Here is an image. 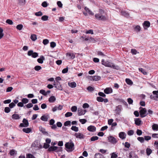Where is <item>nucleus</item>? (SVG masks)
<instances>
[{
  "label": "nucleus",
  "mask_w": 158,
  "mask_h": 158,
  "mask_svg": "<svg viewBox=\"0 0 158 158\" xmlns=\"http://www.w3.org/2000/svg\"><path fill=\"white\" fill-rule=\"evenodd\" d=\"M99 13L95 14V19L98 20L102 21H105L107 20V18L105 15H103L104 11L102 9L99 10Z\"/></svg>",
  "instance_id": "nucleus-1"
},
{
  "label": "nucleus",
  "mask_w": 158,
  "mask_h": 158,
  "mask_svg": "<svg viewBox=\"0 0 158 158\" xmlns=\"http://www.w3.org/2000/svg\"><path fill=\"white\" fill-rule=\"evenodd\" d=\"M101 63L102 64L106 67L113 68L116 69H119V67L118 65H114L113 63L109 61H105L104 59L102 60Z\"/></svg>",
  "instance_id": "nucleus-2"
},
{
  "label": "nucleus",
  "mask_w": 158,
  "mask_h": 158,
  "mask_svg": "<svg viewBox=\"0 0 158 158\" xmlns=\"http://www.w3.org/2000/svg\"><path fill=\"white\" fill-rule=\"evenodd\" d=\"M65 146L66 148V150L68 152H72L74 149V144L72 142L66 143Z\"/></svg>",
  "instance_id": "nucleus-3"
},
{
  "label": "nucleus",
  "mask_w": 158,
  "mask_h": 158,
  "mask_svg": "<svg viewBox=\"0 0 158 158\" xmlns=\"http://www.w3.org/2000/svg\"><path fill=\"white\" fill-rule=\"evenodd\" d=\"M31 147L35 150H38L42 148V146L41 145L38 141L36 140L31 144Z\"/></svg>",
  "instance_id": "nucleus-4"
},
{
  "label": "nucleus",
  "mask_w": 158,
  "mask_h": 158,
  "mask_svg": "<svg viewBox=\"0 0 158 158\" xmlns=\"http://www.w3.org/2000/svg\"><path fill=\"white\" fill-rule=\"evenodd\" d=\"M139 109L140 110L139 113L140 116L141 118H144L148 114V113H147V110L145 108H143L140 107Z\"/></svg>",
  "instance_id": "nucleus-5"
},
{
  "label": "nucleus",
  "mask_w": 158,
  "mask_h": 158,
  "mask_svg": "<svg viewBox=\"0 0 158 158\" xmlns=\"http://www.w3.org/2000/svg\"><path fill=\"white\" fill-rule=\"evenodd\" d=\"M53 85L54 86V87L56 88L57 89L60 90H63V86L60 84V83L59 81H54Z\"/></svg>",
  "instance_id": "nucleus-6"
},
{
  "label": "nucleus",
  "mask_w": 158,
  "mask_h": 158,
  "mask_svg": "<svg viewBox=\"0 0 158 158\" xmlns=\"http://www.w3.org/2000/svg\"><path fill=\"white\" fill-rule=\"evenodd\" d=\"M23 123H21L19 125V127H27L29 126V123L28 120L24 118L23 120Z\"/></svg>",
  "instance_id": "nucleus-7"
},
{
  "label": "nucleus",
  "mask_w": 158,
  "mask_h": 158,
  "mask_svg": "<svg viewBox=\"0 0 158 158\" xmlns=\"http://www.w3.org/2000/svg\"><path fill=\"white\" fill-rule=\"evenodd\" d=\"M27 55L29 56H31L32 57L34 58H35L37 57L38 54V53L36 52H33L32 50H30L28 52Z\"/></svg>",
  "instance_id": "nucleus-8"
},
{
  "label": "nucleus",
  "mask_w": 158,
  "mask_h": 158,
  "mask_svg": "<svg viewBox=\"0 0 158 158\" xmlns=\"http://www.w3.org/2000/svg\"><path fill=\"white\" fill-rule=\"evenodd\" d=\"M87 130L90 131L94 132L96 131V128L94 126L90 125L87 127Z\"/></svg>",
  "instance_id": "nucleus-9"
},
{
  "label": "nucleus",
  "mask_w": 158,
  "mask_h": 158,
  "mask_svg": "<svg viewBox=\"0 0 158 158\" xmlns=\"http://www.w3.org/2000/svg\"><path fill=\"white\" fill-rule=\"evenodd\" d=\"M75 135L77 138H83L85 137L84 135L80 133H75Z\"/></svg>",
  "instance_id": "nucleus-10"
},
{
  "label": "nucleus",
  "mask_w": 158,
  "mask_h": 158,
  "mask_svg": "<svg viewBox=\"0 0 158 158\" xmlns=\"http://www.w3.org/2000/svg\"><path fill=\"white\" fill-rule=\"evenodd\" d=\"M113 92L112 89L110 88H106L104 90V93L106 94H109L112 93Z\"/></svg>",
  "instance_id": "nucleus-11"
},
{
  "label": "nucleus",
  "mask_w": 158,
  "mask_h": 158,
  "mask_svg": "<svg viewBox=\"0 0 158 158\" xmlns=\"http://www.w3.org/2000/svg\"><path fill=\"white\" fill-rule=\"evenodd\" d=\"M85 112V110L83 111L81 109H78L77 111L78 114L79 116L84 114Z\"/></svg>",
  "instance_id": "nucleus-12"
},
{
  "label": "nucleus",
  "mask_w": 158,
  "mask_h": 158,
  "mask_svg": "<svg viewBox=\"0 0 158 158\" xmlns=\"http://www.w3.org/2000/svg\"><path fill=\"white\" fill-rule=\"evenodd\" d=\"M66 56L71 59H73L75 57V55L73 53L70 52L67 53Z\"/></svg>",
  "instance_id": "nucleus-13"
},
{
  "label": "nucleus",
  "mask_w": 158,
  "mask_h": 158,
  "mask_svg": "<svg viewBox=\"0 0 158 158\" xmlns=\"http://www.w3.org/2000/svg\"><path fill=\"white\" fill-rule=\"evenodd\" d=\"M135 124L138 126H139L141 123V121L139 118H135Z\"/></svg>",
  "instance_id": "nucleus-14"
},
{
  "label": "nucleus",
  "mask_w": 158,
  "mask_h": 158,
  "mask_svg": "<svg viewBox=\"0 0 158 158\" xmlns=\"http://www.w3.org/2000/svg\"><path fill=\"white\" fill-rule=\"evenodd\" d=\"M49 117V116L48 115H44L41 117L40 119L43 121H47Z\"/></svg>",
  "instance_id": "nucleus-15"
},
{
  "label": "nucleus",
  "mask_w": 158,
  "mask_h": 158,
  "mask_svg": "<svg viewBox=\"0 0 158 158\" xmlns=\"http://www.w3.org/2000/svg\"><path fill=\"white\" fill-rule=\"evenodd\" d=\"M45 60V58L43 56H40V58H38L37 60V62L40 64H42L43 63V61Z\"/></svg>",
  "instance_id": "nucleus-16"
},
{
  "label": "nucleus",
  "mask_w": 158,
  "mask_h": 158,
  "mask_svg": "<svg viewBox=\"0 0 158 158\" xmlns=\"http://www.w3.org/2000/svg\"><path fill=\"white\" fill-rule=\"evenodd\" d=\"M68 85L69 87L72 88H75L77 86L76 83L75 82H69Z\"/></svg>",
  "instance_id": "nucleus-17"
},
{
  "label": "nucleus",
  "mask_w": 158,
  "mask_h": 158,
  "mask_svg": "<svg viewBox=\"0 0 158 158\" xmlns=\"http://www.w3.org/2000/svg\"><path fill=\"white\" fill-rule=\"evenodd\" d=\"M121 13L122 15L125 17H128L129 16V14L126 11L122 10L121 11Z\"/></svg>",
  "instance_id": "nucleus-18"
},
{
  "label": "nucleus",
  "mask_w": 158,
  "mask_h": 158,
  "mask_svg": "<svg viewBox=\"0 0 158 158\" xmlns=\"http://www.w3.org/2000/svg\"><path fill=\"white\" fill-rule=\"evenodd\" d=\"M39 130L41 132L44 134L45 135H48V133L46 131L45 129L44 128L40 127H39Z\"/></svg>",
  "instance_id": "nucleus-19"
},
{
  "label": "nucleus",
  "mask_w": 158,
  "mask_h": 158,
  "mask_svg": "<svg viewBox=\"0 0 158 158\" xmlns=\"http://www.w3.org/2000/svg\"><path fill=\"white\" fill-rule=\"evenodd\" d=\"M126 135V134L123 132H120L119 134V136L120 138H125Z\"/></svg>",
  "instance_id": "nucleus-20"
},
{
  "label": "nucleus",
  "mask_w": 158,
  "mask_h": 158,
  "mask_svg": "<svg viewBox=\"0 0 158 158\" xmlns=\"http://www.w3.org/2000/svg\"><path fill=\"white\" fill-rule=\"evenodd\" d=\"M101 77L99 76H94L92 77V79L93 81H97L101 79Z\"/></svg>",
  "instance_id": "nucleus-21"
},
{
  "label": "nucleus",
  "mask_w": 158,
  "mask_h": 158,
  "mask_svg": "<svg viewBox=\"0 0 158 158\" xmlns=\"http://www.w3.org/2000/svg\"><path fill=\"white\" fill-rule=\"evenodd\" d=\"M56 100L55 97L54 96H51L48 99V101L50 102H53Z\"/></svg>",
  "instance_id": "nucleus-22"
},
{
  "label": "nucleus",
  "mask_w": 158,
  "mask_h": 158,
  "mask_svg": "<svg viewBox=\"0 0 158 158\" xmlns=\"http://www.w3.org/2000/svg\"><path fill=\"white\" fill-rule=\"evenodd\" d=\"M22 131L26 133H28L31 131V129L29 128H24L23 129Z\"/></svg>",
  "instance_id": "nucleus-23"
},
{
  "label": "nucleus",
  "mask_w": 158,
  "mask_h": 158,
  "mask_svg": "<svg viewBox=\"0 0 158 158\" xmlns=\"http://www.w3.org/2000/svg\"><path fill=\"white\" fill-rule=\"evenodd\" d=\"M57 147L52 146H51L48 148V151L49 152L56 151V150H57Z\"/></svg>",
  "instance_id": "nucleus-24"
},
{
  "label": "nucleus",
  "mask_w": 158,
  "mask_h": 158,
  "mask_svg": "<svg viewBox=\"0 0 158 158\" xmlns=\"http://www.w3.org/2000/svg\"><path fill=\"white\" fill-rule=\"evenodd\" d=\"M12 118L13 119H19L20 118V117L19 115L17 114H13L12 116Z\"/></svg>",
  "instance_id": "nucleus-25"
},
{
  "label": "nucleus",
  "mask_w": 158,
  "mask_h": 158,
  "mask_svg": "<svg viewBox=\"0 0 158 158\" xmlns=\"http://www.w3.org/2000/svg\"><path fill=\"white\" fill-rule=\"evenodd\" d=\"M143 26L148 27L150 26V23L148 21H145L143 23Z\"/></svg>",
  "instance_id": "nucleus-26"
},
{
  "label": "nucleus",
  "mask_w": 158,
  "mask_h": 158,
  "mask_svg": "<svg viewBox=\"0 0 158 158\" xmlns=\"http://www.w3.org/2000/svg\"><path fill=\"white\" fill-rule=\"evenodd\" d=\"M94 158H104L103 156L99 153H96L94 156Z\"/></svg>",
  "instance_id": "nucleus-27"
},
{
  "label": "nucleus",
  "mask_w": 158,
  "mask_h": 158,
  "mask_svg": "<svg viewBox=\"0 0 158 158\" xmlns=\"http://www.w3.org/2000/svg\"><path fill=\"white\" fill-rule=\"evenodd\" d=\"M18 4L21 6L24 5L26 3L25 0H18Z\"/></svg>",
  "instance_id": "nucleus-28"
},
{
  "label": "nucleus",
  "mask_w": 158,
  "mask_h": 158,
  "mask_svg": "<svg viewBox=\"0 0 158 158\" xmlns=\"http://www.w3.org/2000/svg\"><path fill=\"white\" fill-rule=\"evenodd\" d=\"M125 81L129 85H131L133 84V82L129 78H126Z\"/></svg>",
  "instance_id": "nucleus-29"
},
{
  "label": "nucleus",
  "mask_w": 158,
  "mask_h": 158,
  "mask_svg": "<svg viewBox=\"0 0 158 158\" xmlns=\"http://www.w3.org/2000/svg\"><path fill=\"white\" fill-rule=\"evenodd\" d=\"M122 109V107L121 105H118L116 107V109L115 110L116 111L119 113L120 112L121 110Z\"/></svg>",
  "instance_id": "nucleus-30"
},
{
  "label": "nucleus",
  "mask_w": 158,
  "mask_h": 158,
  "mask_svg": "<svg viewBox=\"0 0 158 158\" xmlns=\"http://www.w3.org/2000/svg\"><path fill=\"white\" fill-rule=\"evenodd\" d=\"M146 152L147 155L148 156H149L150 155V154L152 153V151L150 148H147L146 149Z\"/></svg>",
  "instance_id": "nucleus-31"
},
{
  "label": "nucleus",
  "mask_w": 158,
  "mask_h": 158,
  "mask_svg": "<svg viewBox=\"0 0 158 158\" xmlns=\"http://www.w3.org/2000/svg\"><path fill=\"white\" fill-rule=\"evenodd\" d=\"M31 39L33 41H35L37 39V36L35 34H32L31 35Z\"/></svg>",
  "instance_id": "nucleus-32"
},
{
  "label": "nucleus",
  "mask_w": 158,
  "mask_h": 158,
  "mask_svg": "<svg viewBox=\"0 0 158 158\" xmlns=\"http://www.w3.org/2000/svg\"><path fill=\"white\" fill-rule=\"evenodd\" d=\"M135 30L137 32L140 31L141 30L140 27L139 25H137L134 27Z\"/></svg>",
  "instance_id": "nucleus-33"
},
{
  "label": "nucleus",
  "mask_w": 158,
  "mask_h": 158,
  "mask_svg": "<svg viewBox=\"0 0 158 158\" xmlns=\"http://www.w3.org/2000/svg\"><path fill=\"white\" fill-rule=\"evenodd\" d=\"M152 129L153 130H158V125L154 124L152 126Z\"/></svg>",
  "instance_id": "nucleus-34"
},
{
  "label": "nucleus",
  "mask_w": 158,
  "mask_h": 158,
  "mask_svg": "<svg viewBox=\"0 0 158 158\" xmlns=\"http://www.w3.org/2000/svg\"><path fill=\"white\" fill-rule=\"evenodd\" d=\"M139 71L141 72L144 75H146L147 74V73L144 69L142 68H139Z\"/></svg>",
  "instance_id": "nucleus-35"
},
{
  "label": "nucleus",
  "mask_w": 158,
  "mask_h": 158,
  "mask_svg": "<svg viewBox=\"0 0 158 158\" xmlns=\"http://www.w3.org/2000/svg\"><path fill=\"white\" fill-rule=\"evenodd\" d=\"M108 140L110 142L113 144L115 143L118 141L116 139H108Z\"/></svg>",
  "instance_id": "nucleus-36"
},
{
  "label": "nucleus",
  "mask_w": 158,
  "mask_h": 158,
  "mask_svg": "<svg viewBox=\"0 0 158 158\" xmlns=\"http://www.w3.org/2000/svg\"><path fill=\"white\" fill-rule=\"evenodd\" d=\"M26 158H36L33 155L28 153L26 154Z\"/></svg>",
  "instance_id": "nucleus-37"
},
{
  "label": "nucleus",
  "mask_w": 158,
  "mask_h": 158,
  "mask_svg": "<svg viewBox=\"0 0 158 158\" xmlns=\"http://www.w3.org/2000/svg\"><path fill=\"white\" fill-rule=\"evenodd\" d=\"M10 154L11 156H14L15 154H16V152L14 149L11 150L10 151Z\"/></svg>",
  "instance_id": "nucleus-38"
},
{
  "label": "nucleus",
  "mask_w": 158,
  "mask_h": 158,
  "mask_svg": "<svg viewBox=\"0 0 158 158\" xmlns=\"http://www.w3.org/2000/svg\"><path fill=\"white\" fill-rule=\"evenodd\" d=\"M71 129L76 132H77L78 130V128L75 126H72L71 128Z\"/></svg>",
  "instance_id": "nucleus-39"
},
{
  "label": "nucleus",
  "mask_w": 158,
  "mask_h": 158,
  "mask_svg": "<svg viewBox=\"0 0 158 158\" xmlns=\"http://www.w3.org/2000/svg\"><path fill=\"white\" fill-rule=\"evenodd\" d=\"M41 69V67L39 65H36L34 67V69L36 71H39Z\"/></svg>",
  "instance_id": "nucleus-40"
},
{
  "label": "nucleus",
  "mask_w": 158,
  "mask_h": 158,
  "mask_svg": "<svg viewBox=\"0 0 158 158\" xmlns=\"http://www.w3.org/2000/svg\"><path fill=\"white\" fill-rule=\"evenodd\" d=\"M22 102H23V104H26L28 102H29V100H28L26 98H23L22 99Z\"/></svg>",
  "instance_id": "nucleus-41"
},
{
  "label": "nucleus",
  "mask_w": 158,
  "mask_h": 158,
  "mask_svg": "<svg viewBox=\"0 0 158 158\" xmlns=\"http://www.w3.org/2000/svg\"><path fill=\"white\" fill-rule=\"evenodd\" d=\"M87 89L89 92L93 91L94 90V87L91 86H89L87 88Z\"/></svg>",
  "instance_id": "nucleus-42"
},
{
  "label": "nucleus",
  "mask_w": 158,
  "mask_h": 158,
  "mask_svg": "<svg viewBox=\"0 0 158 158\" xmlns=\"http://www.w3.org/2000/svg\"><path fill=\"white\" fill-rule=\"evenodd\" d=\"M48 16L47 15H44L41 17V19L43 21H47L48 20Z\"/></svg>",
  "instance_id": "nucleus-43"
},
{
  "label": "nucleus",
  "mask_w": 158,
  "mask_h": 158,
  "mask_svg": "<svg viewBox=\"0 0 158 158\" xmlns=\"http://www.w3.org/2000/svg\"><path fill=\"white\" fill-rule=\"evenodd\" d=\"M97 100L98 102H103V98L101 97H98L97 98Z\"/></svg>",
  "instance_id": "nucleus-44"
},
{
  "label": "nucleus",
  "mask_w": 158,
  "mask_h": 158,
  "mask_svg": "<svg viewBox=\"0 0 158 158\" xmlns=\"http://www.w3.org/2000/svg\"><path fill=\"white\" fill-rule=\"evenodd\" d=\"M111 155V158H116L118 156L117 154L114 152H113L110 154Z\"/></svg>",
  "instance_id": "nucleus-45"
},
{
  "label": "nucleus",
  "mask_w": 158,
  "mask_h": 158,
  "mask_svg": "<svg viewBox=\"0 0 158 158\" xmlns=\"http://www.w3.org/2000/svg\"><path fill=\"white\" fill-rule=\"evenodd\" d=\"M10 111V107H6L4 108V111L6 113H8Z\"/></svg>",
  "instance_id": "nucleus-46"
},
{
  "label": "nucleus",
  "mask_w": 158,
  "mask_h": 158,
  "mask_svg": "<svg viewBox=\"0 0 158 158\" xmlns=\"http://www.w3.org/2000/svg\"><path fill=\"white\" fill-rule=\"evenodd\" d=\"M6 23L12 25L13 24L12 21L10 19H8L6 21Z\"/></svg>",
  "instance_id": "nucleus-47"
},
{
  "label": "nucleus",
  "mask_w": 158,
  "mask_h": 158,
  "mask_svg": "<svg viewBox=\"0 0 158 158\" xmlns=\"http://www.w3.org/2000/svg\"><path fill=\"white\" fill-rule=\"evenodd\" d=\"M40 93L44 96L47 95V93H46L45 91L43 89H41L40 91Z\"/></svg>",
  "instance_id": "nucleus-48"
},
{
  "label": "nucleus",
  "mask_w": 158,
  "mask_h": 158,
  "mask_svg": "<svg viewBox=\"0 0 158 158\" xmlns=\"http://www.w3.org/2000/svg\"><path fill=\"white\" fill-rule=\"evenodd\" d=\"M72 114H73L72 113L70 112H67L65 114V117H67L71 116Z\"/></svg>",
  "instance_id": "nucleus-49"
},
{
  "label": "nucleus",
  "mask_w": 158,
  "mask_h": 158,
  "mask_svg": "<svg viewBox=\"0 0 158 158\" xmlns=\"http://www.w3.org/2000/svg\"><path fill=\"white\" fill-rule=\"evenodd\" d=\"M23 27V25L22 24L18 25L16 27V28L19 30H22Z\"/></svg>",
  "instance_id": "nucleus-50"
},
{
  "label": "nucleus",
  "mask_w": 158,
  "mask_h": 158,
  "mask_svg": "<svg viewBox=\"0 0 158 158\" xmlns=\"http://www.w3.org/2000/svg\"><path fill=\"white\" fill-rule=\"evenodd\" d=\"M127 102L129 104H132L133 100L131 98H129L127 99Z\"/></svg>",
  "instance_id": "nucleus-51"
},
{
  "label": "nucleus",
  "mask_w": 158,
  "mask_h": 158,
  "mask_svg": "<svg viewBox=\"0 0 158 158\" xmlns=\"http://www.w3.org/2000/svg\"><path fill=\"white\" fill-rule=\"evenodd\" d=\"M79 121L82 124H84L86 123L87 120L85 119H81L79 120Z\"/></svg>",
  "instance_id": "nucleus-52"
},
{
  "label": "nucleus",
  "mask_w": 158,
  "mask_h": 158,
  "mask_svg": "<svg viewBox=\"0 0 158 158\" xmlns=\"http://www.w3.org/2000/svg\"><path fill=\"white\" fill-rule=\"evenodd\" d=\"M134 133V131L133 130H130L127 132V134L129 135H131Z\"/></svg>",
  "instance_id": "nucleus-53"
},
{
  "label": "nucleus",
  "mask_w": 158,
  "mask_h": 158,
  "mask_svg": "<svg viewBox=\"0 0 158 158\" xmlns=\"http://www.w3.org/2000/svg\"><path fill=\"white\" fill-rule=\"evenodd\" d=\"M71 125V121H66L64 123V125L65 126H70Z\"/></svg>",
  "instance_id": "nucleus-54"
},
{
  "label": "nucleus",
  "mask_w": 158,
  "mask_h": 158,
  "mask_svg": "<svg viewBox=\"0 0 158 158\" xmlns=\"http://www.w3.org/2000/svg\"><path fill=\"white\" fill-rule=\"evenodd\" d=\"M77 108L76 106H72L71 108V110L72 112H75L77 111Z\"/></svg>",
  "instance_id": "nucleus-55"
},
{
  "label": "nucleus",
  "mask_w": 158,
  "mask_h": 158,
  "mask_svg": "<svg viewBox=\"0 0 158 158\" xmlns=\"http://www.w3.org/2000/svg\"><path fill=\"white\" fill-rule=\"evenodd\" d=\"M41 5L43 7H46L47 6L48 4L46 2L44 1L42 2Z\"/></svg>",
  "instance_id": "nucleus-56"
},
{
  "label": "nucleus",
  "mask_w": 158,
  "mask_h": 158,
  "mask_svg": "<svg viewBox=\"0 0 158 158\" xmlns=\"http://www.w3.org/2000/svg\"><path fill=\"white\" fill-rule=\"evenodd\" d=\"M26 106L27 108H29L32 107L33 106V105L32 103H30L26 105Z\"/></svg>",
  "instance_id": "nucleus-57"
},
{
  "label": "nucleus",
  "mask_w": 158,
  "mask_h": 158,
  "mask_svg": "<svg viewBox=\"0 0 158 158\" xmlns=\"http://www.w3.org/2000/svg\"><path fill=\"white\" fill-rule=\"evenodd\" d=\"M48 43L49 41L48 39H47L44 40L43 41V44L45 45L47 44Z\"/></svg>",
  "instance_id": "nucleus-58"
},
{
  "label": "nucleus",
  "mask_w": 158,
  "mask_h": 158,
  "mask_svg": "<svg viewBox=\"0 0 158 158\" xmlns=\"http://www.w3.org/2000/svg\"><path fill=\"white\" fill-rule=\"evenodd\" d=\"M98 95L101 97H105L106 96V95L103 93L102 92H100L98 93Z\"/></svg>",
  "instance_id": "nucleus-59"
},
{
  "label": "nucleus",
  "mask_w": 158,
  "mask_h": 158,
  "mask_svg": "<svg viewBox=\"0 0 158 158\" xmlns=\"http://www.w3.org/2000/svg\"><path fill=\"white\" fill-rule=\"evenodd\" d=\"M97 54L99 56H105V55L103 54L102 52L98 51L97 52Z\"/></svg>",
  "instance_id": "nucleus-60"
},
{
  "label": "nucleus",
  "mask_w": 158,
  "mask_h": 158,
  "mask_svg": "<svg viewBox=\"0 0 158 158\" xmlns=\"http://www.w3.org/2000/svg\"><path fill=\"white\" fill-rule=\"evenodd\" d=\"M56 46V44L55 42H52L50 43V46L52 48H54Z\"/></svg>",
  "instance_id": "nucleus-61"
},
{
  "label": "nucleus",
  "mask_w": 158,
  "mask_h": 158,
  "mask_svg": "<svg viewBox=\"0 0 158 158\" xmlns=\"http://www.w3.org/2000/svg\"><path fill=\"white\" fill-rule=\"evenodd\" d=\"M35 15L36 16H42L43 15V14H42V12H41V11H39V12H36L35 13Z\"/></svg>",
  "instance_id": "nucleus-62"
},
{
  "label": "nucleus",
  "mask_w": 158,
  "mask_h": 158,
  "mask_svg": "<svg viewBox=\"0 0 158 158\" xmlns=\"http://www.w3.org/2000/svg\"><path fill=\"white\" fill-rule=\"evenodd\" d=\"M15 106V104L13 102L9 104V106L10 108H12Z\"/></svg>",
  "instance_id": "nucleus-63"
},
{
  "label": "nucleus",
  "mask_w": 158,
  "mask_h": 158,
  "mask_svg": "<svg viewBox=\"0 0 158 158\" xmlns=\"http://www.w3.org/2000/svg\"><path fill=\"white\" fill-rule=\"evenodd\" d=\"M86 34H94L93 31L92 30L90 29L86 31Z\"/></svg>",
  "instance_id": "nucleus-64"
}]
</instances>
